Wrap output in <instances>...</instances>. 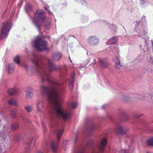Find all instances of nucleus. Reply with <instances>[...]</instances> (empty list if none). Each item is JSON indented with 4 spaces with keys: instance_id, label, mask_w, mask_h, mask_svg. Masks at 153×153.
<instances>
[{
    "instance_id": "1",
    "label": "nucleus",
    "mask_w": 153,
    "mask_h": 153,
    "mask_svg": "<svg viewBox=\"0 0 153 153\" xmlns=\"http://www.w3.org/2000/svg\"><path fill=\"white\" fill-rule=\"evenodd\" d=\"M52 83L53 86L51 90H48L44 86L42 87L43 94L47 96L49 102L53 106L57 116L66 120L69 117L70 113L64 110L60 103L62 100V92L64 89L61 84L53 81Z\"/></svg>"
},
{
    "instance_id": "2",
    "label": "nucleus",
    "mask_w": 153,
    "mask_h": 153,
    "mask_svg": "<svg viewBox=\"0 0 153 153\" xmlns=\"http://www.w3.org/2000/svg\"><path fill=\"white\" fill-rule=\"evenodd\" d=\"M33 46L38 51H48L49 48L47 42L42 40L40 36H37L32 42Z\"/></svg>"
},
{
    "instance_id": "3",
    "label": "nucleus",
    "mask_w": 153,
    "mask_h": 153,
    "mask_svg": "<svg viewBox=\"0 0 153 153\" xmlns=\"http://www.w3.org/2000/svg\"><path fill=\"white\" fill-rule=\"evenodd\" d=\"M11 25L10 23H4L0 33V38L2 39L6 38L11 28Z\"/></svg>"
},
{
    "instance_id": "4",
    "label": "nucleus",
    "mask_w": 153,
    "mask_h": 153,
    "mask_svg": "<svg viewBox=\"0 0 153 153\" xmlns=\"http://www.w3.org/2000/svg\"><path fill=\"white\" fill-rule=\"evenodd\" d=\"M99 39L95 36H90L87 39L88 44L91 46L97 45L99 42Z\"/></svg>"
},
{
    "instance_id": "5",
    "label": "nucleus",
    "mask_w": 153,
    "mask_h": 153,
    "mask_svg": "<svg viewBox=\"0 0 153 153\" xmlns=\"http://www.w3.org/2000/svg\"><path fill=\"white\" fill-rule=\"evenodd\" d=\"M44 14V12L43 10H38L35 16L36 19L33 20V22L36 24V22H40L41 20L42 21L45 18V16Z\"/></svg>"
},
{
    "instance_id": "6",
    "label": "nucleus",
    "mask_w": 153,
    "mask_h": 153,
    "mask_svg": "<svg viewBox=\"0 0 153 153\" xmlns=\"http://www.w3.org/2000/svg\"><path fill=\"white\" fill-rule=\"evenodd\" d=\"M33 89L31 87H28L25 91V97L27 99H31L33 96Z\"/></svg>"
},
{
    "instance_id": "7",
    "label": "nucleus",
    "mask_w": 153,
    "mask_h": 153,
    "mask_svg": "<svg viewBox=\"0 0 153 153\" xmlns=\"http://www.w3.org/2000/svg\"><path fill=\"white\" fill-rule=\"evenodd\" d=\"M107 143V140L106 138H103L101 139L100 145L99 147V149L100 152H102L104 151Z\"/></svg>"
},
{
    "instance_id": "8",
    "label": "nucleus",
    "mask_w": 153,
    "mask_h": 153,
    "mask_svg": "<svg viewBox=\"0 0 153 153\" xmlns=\"http://www.w3.org/2000/svg\"><path fill=\"white\" fill-rule=\"evenodd\" d=\"M112 61L114 63L115 68L119 69L122 66L119 56H115L112 59Z\"/></svg>"
},
{
    "instance_id": "9",
    "label": "nucleus",
    "mask_w": 153,
    "mask_h": 153,
    "mask_svg": "<svg viewBox=\"0 0 153 153\" xmlns=\"http://www.w3.org/2000/svg\"><path fill=\"white\" fill-rule=\"evenodd\" d=\"M118 39V37L117 36L112 37L108 40L107 44L108 45L114 44L117 42Z\"/></svg>"
},
{
    "instance_id": "10",
    "label": "nucleus",
    "mask_w": 153,
    "mask_h": 153,
    "mask_svg": "<svg viewBox=\"0 0 153 153\" xmlns=\"http://www.w3.org/2000/svg\"><path fill=\"white\" fill-rule=\"evenodd\" d=\"M15 69V65L13 63L10 64L8 67V71L9 74H12L14 71Z\"/></svg>"
},
{
    "instance_id": "11",
    "label": "nucleus",
    "mask_w": 153,
    "mask_h": 153,
    "mask_svg": "<svg viewBox=\"0 0 153 153\" xmlns=\"http://www.w3.org/2000/svg\"><path fill=\"white\" fill-rule=\"evenodd\" d=\"M9 104L10 105H14L17 106L19 105V104L18 102L14 99H12L8 102Z\"/></svg>"
},
{
    "instance_id": "12",
    "label": "nucleus",
    "mask_w": 153,
    "mask_h": 153,
    "mask_svg": "<svg viewBox=\"0 0 153 153\" xmlns=\"http://www.w3.org/2000/svg\"><path fill=\"white\" fill-rule=\"evenodd\" d=\"M63 130L61 129L58 130L57 132L56 136L58 140H59L61 138V136L62 134Z\"/></svg>"
},
{
    "instance_id": "13",
    "label": "nucleus",
    "mask_w": 153,
    "mask_h": 153,
    "mask_svg": "<svg viewBox=\"0 0 153 153\" xmlns=\"http://www.w3.org/2000/svg\"><path fill=\"white\" fill-rule=\"evenodd\" d=\"M7 92L9 95H12L16 93V90L15 89L10 88L7 90Z\"/></svg>"
},
{
    "instance_id": "14",
    "label": "nucleus",
    "mask_w": 153,
    "mask_h": 153,
    "mask_svg": "<svg viewBox=\"0 0 153 153\" xmlns=\"http://www.w3.org/2000/svg\"><path fill=\"white\" fill-rule=\"evenodd\" d=\"M37 57H36L35 58V59L34 60L33 62L35 64V65L38 68H42V66L41 65L40 63L39 62H38L37 60L36 59Z\"/></svg>"
},
{
    "instance_id": "15",
    "label": "nucleus",
    "mask_w": 153,
    "mask_h": 153,
    "mask_svg": "<svg viewBox=\"0 0 153 153\" xmlns=\"http://www.w3.org/2000/svg\"><path fill=\"white\" fill-rule=\"evenodd\" d=\"M43 80H47L49 79V76L47 72H45L42 76Z\"/></svg>"
},
{
    "instance_id": "16",
    "label": "nucleus",
    "mask_w": 153,
    "mask_h": 153,
    "mask_svg": "<svg viewBox=\"0 0 153 153\" xmlns=\"http://www.w3.org/2000/svg\"><path fill=\"white\" fill-rule=\"evenodd\" d=\"M14 62L16 63L18 65H20V59L19 56H16L14 59Z\"/></svg>"
},
{
    "instance_id": "17",
    "label": "nucleus",
    "mask_w": 153,
    "mask_h": 153,
    "mask_svg": "<svg viewBox=\"0 0 153 153\" xmlns=\"http://www.w3.org/2000/svg\"><path fill=\"white\" fill-rule=\"evenodd\" d=\"M77 106V104L76 102H73L71 103L69 105V107L73 109L76 108Z\"/></svg>"
},
{
    "instance_id": "18",
    "label": "nucleus",
    "mask_w": 153,
    "mask_h": 153,
    "mask_svg": "<svg viewBox=\"0 0 153 153\" xmlns=\"http://www.w3.org/2000/svg\"><path fill=\"white\" fill-rule=\"evenodd\" d=\"M25 109L29 112H31L32 111V107L30 105L26 106L24 107Z\"/></svg>"
},
{
    "instance_id": "19",
    "label": "nucleus",
    "mask_w": 153,
    "mask_h": 153,
    "mask_svg": "<svg viewBox=\"0 0 153 153\" xmlns=\"http://www.w3.org/2000/svg\"><path fill=\"white\" fill-rule=\"evenodd\" d=\"M35 140L32 139L29 141L28 144L30 146L33 147L35 145Z\"/></svg>"
},
{
    "instance_id": "20",
    "label": "nucleus",
    "mask_w": 153,
    "mask_h": 153,
    "mask_svg": "<svg viewBox=\"0 0 153 153\" xmlns=\"http://www.w3.org/2000/svg\"><path fill=\"white\" fill-rule=\"evenodd\" d=\"M125 130V129L123 126H120L118 128L117 131L119 133H123Z\"/></svg>"
},
{
    "instance_id": "21",
    "label": "nucleus",
    "mask_w": 153,
    "mask_h": 153,
    "mask_svg": "<svg viewBox=\"0 0 153 153\" xmlns=\"http://www.w3.org/2000/svg\"><path fill=\"white\" fill-rule=\"evenodd\" d=\"M19 124L17 123H15L13 124L12 126V129L13 130H15L19 127Z\"/></svg>"
},
{
    "instance_id": "22",
    "label": "nucleus",
    "mask_w": 153,
    "mask_h": 153,
    "mask_svg": "<svg viewBox=\"0 0 153 153\" xmlns=\"http://www.w3.org/2000/svg\"><path fill=\"white\" fill-rule=\"evenodd\" d=\"M148 144L150 146H153V138L149 139L147 141Z\"/></svg>"
},
{
    "instance_id": "23",
    "label": "nucleus",
    "mask_w": 153,
    "mask_h": 153,
    "mask_svg": "<svg viewBox=\"0 0 153 153\" xmlns=\"http://www.w3.org/2000/svg\"><path fill=\"white\" fill-rule=\"evenodd\" d=\"M16 112L17 110L16 109L12 110L10 112V114L11 116L12 117L14 116L16 114Z\"/></svg>"
},
{
    "instance_id": "24",
    "label": "nucleus",
    "mask_w": 153,
    "mask_h": 153,
    "mask_svg": "<svg viewBox=\"0 0 153 153\" xmlns=\"http://www.w3.org/2000/svg\"><path fill=\"white\" fill-rule=\"evenodd\" d=\"M48 66L50 68V69L52 70V68H54V66L52 65V64L51 63V62L50 61L48 60Z\"/></svg>"
},
{
    "instance_id": "25",
    "label": "nucleus",
    "mask_w": 153,
    "mask_h": 153,
    "mask_svg": "<svg viewBox=\"0 0 153 153\" xmlns=\"http://www.w3.org/2000/svg\"><path fill=\"white\" fill-rule=\"evenodd\" d=\"M51 148L54 151H56L57 149V146L55 145L53 142L52 143L51 145Z\"/></svg>"
},
{
    "instance_id": "26",
    "label": "nucleus",
    "mask_w": 153,
    "mask_h": 153,
    "mask_svg": "<svg viewBox=\"0 0 153 153\" xmlns=\"http://www.w3.org/2000/svg\"><path fill=\"white\" fill-rule=\"evenodd\" d=\"M140 4L142 5H147V3L146 2V0H140Z\"/></svg>"
},
{
    "instance_id": "27",
    "label": "nucleus",
    "mask_w": 153,
    "mask_h": 153,
    "mask_svg": "<svg viewBox=\"0 0 153 153\" xmlns=\"http://www.w3.org/2000/svg\"><path fill=\"white\" fill-rule=\"evenodd\" d=\"M108 65L106 63L104 62L102 63L101 65V66L102 68H106L107 67Z\"/></svg>"
},
{
    "instance_id": "28",
    "label": "nucleus",
    "mask_w": 153,
    "mask_h": 153,
    "mask_svg": "<svg viewBox=\"0 0 153 153\" xmlns=\"http://www.w3.org/2000/svg\"><path fill=\"white\" fill-rule=\"evenodd\" d=\"M60 55L59 54H56L55 56H54V58L55 60H57L60 58Z\"/></svg>"
},
{
    "instance_id": "29",
    "label": "nucleus",
    "mask_w": 153,
    "mask_h": 153,
    "mask_svg": "<svg viewBox=\"0 0 153 153\" xmlns=\"http://www.w3.org/2000/svg\"><path fill=\"white\" fill-rule=\"evenodd\" d=\"M74 81L73 80H72L71 81V82L69 83V87L70 88L72 89L73 87V84Z\"/></svg>"
},
{
    "instance_id": "30",
    "label": "nucleus",
    "mask_w": 153,
    "mask_h": 153,
    "mask_svg": "<svg viewBox=\"0 0 153 153\" xmlns=\"http://www.w3.org/2000/svg\"><path fill=\"white\" fill-rule=\"evenodd\" d=\"M36 153H43L41 151L39 150Z\"/></svg>"
},
{
    "instance_id": "31",
    "label": "nucleus",
    "mask_w": 153,
    "mask_h": 153,
    "mask_svg": "<svg viewBox=\"0 0 153 153\" xmlns=\"http://www.w3.org/2000/svg\"><path fill=\"white\" fill-rule=\"evenodd\" d=\"M82 2L84 3L85 4L86 3V2L84 0H82Z\"/></svg>"
},
{
    "instance_id": "32",
    "label": "nucleus",
    "mask_w": 153,
    "mask_h": 153,
    "mask_svg": "<svg viewBox=\"0 0 153 153\" xmlns=\"http://www.w3.org/2000/svg\"><path fill=\"white\" fill-rule=\"evenodd\" d=\"M39 104V103H36V105H37V106H38V105Z\"/></svg>"
},
{
    "instance_id": "33",
    "label": "nucleus",
    "mask_w": 153,
    "mask_h": 153,
    "mask_svg": "<svg viewBox=\"0 0 153 153\" xmlns=\"http://www.w3.org/2000/svg\"><path fill=\"white\" fill-rule=\"evenodd\" d=\"M45 10H46V11H47L48 10V8H47L46 7L45 8Z\"/></svg>"
},
{
    "instance_id": "34",
    "label": "nucleus",
    "mask_w": 153,
    "mask_h": 153,
    "mask_svg": "<svg viewBox=\"0 0 153 153\" xmlns=\"http://www.w3.org/2000/svg\"><path fill=\"white\" fill-rule=\"evenodd\" d=\"M74 75H73L72 76V77H74Z\"/></svg>"
},
{
    "instance_id": "35",
    "label": "nucleus",
    "mask_w": 153,
    "mask_h": 153,
    "mask_svg": "<svg viewBox=\"0 0 153 153\" xmlns=\"http://www.w3.org/2000/svg\"><path fill=\"white\" fill-rule=\"evenodd\" d=\"M143 50L144 51H145V50H144V49H143Z\"/></svg>"
},
{
    "instance_id": "36",
    "label": "nucleus",
    "mask_w": 153,
    "mask_h": 153,
    "mask_svg": "<svg viewBox=\"0 0 153 153\" xmlns=\"http://www.w3.org/2000/svg\"><path fill=\"white\" fill-rule=\"evenodd\" d=\"M96 153L94 152V153Z\"/></svg>"
}]
</instances>
